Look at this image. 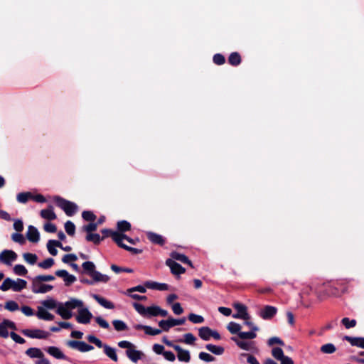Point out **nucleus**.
<instances>
[{"label":"nucleus","mask_w":364,"mask_h":364,"mask_svg":"<svg viewBox=\"0 0 364 364\" xmlns=\"http://www.w3.org/2000/svg\"><path fill=\"white\" fill-rule=\"evenodd\" d=\"M85 239L88 242H92L95 245H99L102 240L99 234L93 232L87 234Z\"/></svg>","instance_id":"obj_36"},{"label":"nucleus","mask_w":364,"mask_h":364,"mask_svg":"<svg viewBox=\"0 0 364 364\" xmlns=\"http://www.w3.org/2000/svg\"><path fill=\"white\" fill-rule=\"evenodd\" d=\"M26 238L31 242H38L40 240V234L38 229L33 225H29L26 232Z\"/></svg>","instance_id":"obj_15"},{"label":"nucleus","mask_w":364,"mask_h":364,"mask_svg":"<svg viewBox=\"0 0 364 364\" xmlns=\"http://www.w3.org/2000/svg\"><path fill=\"white\" fill-rule=\"evenodd\" d=\"M272 355L277 360H280L284 356L283 350L279 347L272 348Z\"/></svg>","instance_id":"obj_53"},{"label":"nucleus","mask_w":364,"mask_h":364,"mask_svg":"<svg viewBox=\"0 0 364 364\" xmlns=\"http://www.w3.org/2000/svg\"><path fill=\"white\" fill-rule=\"evenodd\" d=\"M117 230L120 232L119 233H123L124 232L129 231L132 225L127 220H120L117 222Z\"/></svg>","instance_id":"obj_35"},{"label":"nucleus","mask_w":364,"mask_h":364,"mask_svg":"<svg viewBox=\"0 0 364 364\" xmlns=\"http://www.w3.org/2000/svg\"><path fill=\"white\" fill-rule=\"evenodd\" d=\"M101 232L102 234V236L101 237V238H102V240L106 237H111L115 243H117V242L119 241V232L114 231L111 229L105 228V229H102L101 230Z\"/></svg>","instance_id":"obj_24"},{"label":"nucleus","mask_w":364,"mask_h":364,"mask_svg":"<svg viewBox=\"0 0 364 364\" xmlns=\"http://www.w3.org/2000/svg\"><path fill=\"white\" fill-rule=\"evenodd\" d=\"M66 345L73 349H77L80 352H87L94 349V347L85 341H79L70 340L68 341Z\"/></svg>","instance_id":"obj_6"},{"label":"nucleus","mask_w":364,"mask_h":364,"mask_svg":"<svg viewBox=\"0 0 364 364\" xmlns=\"http://www.w3.org/2000/svg\"><path fill=\"white\" fill-rule=\"evenodd\" d=\"M65 230L68 235L73 236L75 232V225L72 221L68 220L65 223Z\"/></svg>","instance_id":"obj_47"},{"label":"nucleus","mask_w":364,"mask_h":364,"mask_svg":"<svg viewBox=\"0 0 364 364\" xmlns=\"http://www.w3.org/2000/svg\"><path fill=\"white\" fill-rule=\"evenodd\" d=\"M185 322L186 318L184 317L178 319L170 317L167 320L160 321L159 326L164 331H168L171 328L175 326L183 325Z\"/></svg>","instance_id":"obj_4"},{"label":"nucleus","mask_w":364,"mask_h":364,"mask_svg":"<svg viewBox=\"0 0 364 364\" xmlns=\"http://www.w3.org/2000/svg\"><path fill=\"white\" fill-rule=\"evenodd\" d=\"M213 63L216 65H221L225 63V58L223 55L217 53L213 55Z\"/></svg>","instance_id":"obj_59"},{"label":"nucleus","mask_w":364,"mask_h":364,"mask_svg":"<svg viewBox=\"0 0 364 364\" xmlns=\"http://www.w3.org/2000/svg\"><path fill=\"white\" fill-rule=\"evenodd\" d=\"M92 318V313L87 309H82L78 311V315L76 316V321L79 323L87 324Z\"/></svg>","instance_id":"obj_11"},{"label":"nucleus","mask_w":364,"mask_h":364,"mask_svg":"<svg viewBox=\"0 0 364 364\" xmlns=\"http://www.w3.org/2000/svg\"><path fill=\"white\" fill-rule=\"evenodd\" d=\"M110 268L116 274H119L121 272L132 273L134 272V270L131 268L122 267H119L116 264H112Z\"/></svg>","instance_id":"obj_46"},{"label":"nucleus","mask_w":364,"mask_h":364,"mask_svg":"<svg viewBox=\"0 0 364 364\" xmlns=\"http://www.w3.org/2000/svg\"><path fill=\"white\" fill-rule=\"evenodd\" d=\"M42 305L48 309H54L57 306V302L53 299H48L41 302Z\"/></svg>","instance_id":"obj_54"},{"label":"nucleus","mask_w":364,"mask_h":364,"mask_svg":"<svg viewBox=\"0 0 364 364\" xmlns=\"http://www.w3.org/2000/svg\"><path fill=\"white\" fill-rule=\"evenodd\" d=\"M277 313V308L270 305L264 306L259 312V316L264 320L272 319Z\"/></svg>","instance_id":"obj_9"},{"label":"nucleus","mask_w":364,"mask_h":364,"mask_svg":"<svg viewBox=\"0 0 364 364\" xmlns=\"http://www.w3.org/2000/svg\"><path fill=\"white\" fill-rule=\"evenodd\" d=\"M144 285L146 288L159 291H167L169 289V286L166 283H159L156 282L147 281L144 283Z\"/></svg>","instance_id":"obj_18"},{"label":"nucleus","mask_w":364,"mask_h":364,"mask_svg":"<svg viewBox=\"0 0 364 364\" xmlns=\"http://www.w3.org/2000/svg\"><path fill=\"white\" fill-rule=\"evenodd\" d=\"M95 320L100 327L105 329H109L110 328L109 323L101 316L95 317Z\"/></svg>","instance_id":"obj_62"},{"label":"nucleus","mask_w":364,"mask_h":364,"mask_svg":"<svg viewBox=\"0 0 364 364\" xmlns=\"http://www.w3.org/2000/svg\"><path fill=\"white\" fill-rule=\"evenodd\" d=\"M56 247H62V243L60 241L55 240H50L47 243V249L49 253L53 256H56L58 254V250H56Z\"/></svg>","instance_id":"obj_25"},{"label":"nucleus","mask_w":364,"mask_h":364,"mask_svg":"<svg viewBox=\"0 0 364 364\" xmlns=\"http://www.w3.org/2000/svg\"><path fill=\"white\" fill-rule=\"evenodd\" d=\"M188 318L193 323H201L204 321V318L202 316L197 315L193 313H191L188 315Z\"/></svg>","instance_id":"obj_52"},{"label":"nucleus","mask_w":364,"mask_h":364,"mask_svg":"<svg viewBox=\"0 0 364 364\" xmlns=\"http://www.w3.org/2000/svg\"><path fill=\"white\" fill-rule=\"evenodd\" d=\"M13 284H14V281L11 278H6L4 279L1 285L0 286V289L3 291H6L9 289H13Z\"/></svg>","instance_id":"obj_44"},{"label":"nucleus","mask_w":364,"mask_h":364,"mask_svg":"<svg viewBox=\"0 0 364 364\" xmlns=\"http://www.w3.org/2000/svg\"><path fill=\"white\" fill-rule=\"evenodd\" d=\"M54 259L51 257L47 258L38 264V266L42 269H48L54 264Z\"/></svg>","instance_id":"obj_49"},{"label":"nucleus","mask_w":364,"mask_h":364,"mask_svg":"<svg viewBox=\"0 0 364 364\" xmlns=\"http://www.w3.org/2000/svg\"><path fill=\"white\" fill-rule=\"evenodd\" d=\"M33 194L31 192H22L17 195V200L21 203H26L29 199H31Z\"/></svg>","instance_id":"obj_41"},{"label":"nucleus","mask_w":364,"mask_h":364,"mask_svg":"<svg viewBox=\"0 0 364 364\" xmlns=\"http://www.w3.org/2000/svg\"><path fill=\"white\" fill-rule=\"evenodd\" d=\"M320 350L324 354H332L336 352V348L333 343H326L321 346Z\"/></svg>","instance_id":"obj_38"},{"label":"nucleus","mask_w":364,"mask_h":364,"mask_svg":"<svg viewBox=\"0 0 364 364\" xmlns=\"http://www.w3.org/2000/svg\"><path fill=\"white\" fill-rule=\"evenodd\" d=\"M26 354L31 358H41L44 356L43 352L37 348H30L27 349Z\"/></svg>","instance_id":"obj_30"},{"label":"nucleus","mask_w":364,"mask_h":364,"mask_svg":"<svg viewBox=\"0 0 364 364\" xmlns=\"http://www.w3.org/2000/svg\"><path fill=\"white\" fill-rule=\"evenodd\" d=\"M227 328L232 334H237L238 336L242 327L239 323L231 321L228 323Z\"/></svg>","instance_id":"obj_39"},{"label":"nucleus","mask_w":364,"mask_h":364,"mask_svg":"<svg viewBox=\"0 0 364 364\" xmlns=\"http://www.w3.org/2000/svg\"><path fill=\"white\" fill-rule=\"evenodd\" d=\"M126 354L127 357L134 363H136L143 355L142 352L134 349L127 350Z\"/></svg>","instance_id":"obj_27"},{"label":"nucleus","mask_w":364,"mask_h":364,"mask_svg":"<svg viewBox=\"0 0 364 364\" xmlns=\"http://www.w3.org/2000/svg\"><path fill=\"white\" fill-rule=\"evenodd\" d=\"M175 350L177 352V357L179 361L188 363L191 360V355L188 350H184L181 346L176 347Z\"/></svg>","instance_id":"obj_20"},{"label":"nucleus","mask_w":364,"mask_h":364,"mask_svg":"<svg viewBox=\"0 0 364 364\" xmlns=\"http://www.w3.org/2000/svg\"><path fill=\"white\" fill-rule=\"evenodd\" d=\"M166 264L170 267L171 272L174 275H180L186 272L184 267L172 259H167L166 260Z\"/></svg>","instance_id":"obj_12"},{"label":"nucleus","mask_w":364,"mask_h":364,"mask_svg":"<svg viewBox=\"0 0 364 364\" xmlns=\"http://www.w3.org/2000/svg\"><path fill=\"white\" fill-rule=\"evenodd\" d=\"M11 238L15 242H18L21 245H23L25 243V238H24L23 235L21 233H18V232L13 233L11 235Z\"/></svg>","instance_id":"obj_64"},{"label":"nucleus","mask_w":364,"mask_h":364,"mask_svg":"<svg viewBox=\"0 0 364 364\" xmlns=\"http://www.w3.org/2000/svg\"><path fill=\"white\" fill-rule=\"evenodd\" d=\"M159 307L156 305H153L151 306L146 307V312H147V318L151 317V316H158L159 313Z\"/></svg>","instance_id":"obj_45"},{"label":"nucleus","mask_w":364,"mask_h":364,"mask_svg":"<svg viewBox=\"0 0 364 364\" xmlns=\"http://www.w3.org/2000/svg\"><path fill=\"white\" fill-rule=\"evenodd\" d=\"M119 242H117V245L121 247V245H125L124 243H123L122 240H126L127 242H129V243L131 244H133L134 245L135 244V242L133 239H132L131 237H128L127 235L124 234V233H119Z\"/></svg>","instance_id":"obj_57"},{"label":"nucleus","mask_w":364,"mask_h":364,"mask_svg":"<svg viewBox=\"0 0 364 364\" xmlns=\"http://www.w3.org/2000/svg\"><path fill=\"white\" fill-rule=\"evenodd\" d=\"M14 272L19 276H25L28 273L26 268L22 264H16L14 267Z\"/></svg>","instance_id":"obj_50"},{"label":"nucleus","mask_w":364,"mask_h":364,"mask_svg":"<svg viewBox=\"0 0 364 364\" xmlns=\"http://www.w3.org/2000/svg\"><path fill=\"white\" fill-rule=\"evenodd\" d=\"M53 200L56 205L61 208L69 217L73 216L77 211L78 207L75 203L68 200L59 196H55Z\"/></svg>","instance_id":"obj_3"},{"label":"nucleus","mask_w":364,"mask_h":364,"mask_svg":"<svg viewBox=\"0 0 364 364\" xmlns=\"http://www.w3.org/2000/svg\"><path fill=\"white\" fill-rule=\"evenodd\" d=\"M92 298L102 306L107 309H113L114 308V305L112 302L107 300L102 296L98 294H93Z\"/></svg>","instance_id":"obj_23"},{"label":"nucleus","mask_w":364,"mask_h":364,"mask_svg":"<svg viewBox=\"0 0 364 364\" xmlns=\"http://www.w3.org/2000/svg\"><path fill=\"white\" fill-rule=\"evenodd\" d=\"M97 226H98V223H96L94 222H90L89 224L84 225L82 227V230L84 232H86L87 234H89V233L93 232L94 231H95L97 228Z\"/></svg>","instance_id":"obj_56"},{"label":"nucleus","mask_w":364,"mask_h":364,"mask_svg":"<svg viewBox=\"0 0 364 364\" xmlns=\"http://www.w3.org/2000/svg\"><path fill=\"white\" fill-rule=\"evenodd\" d=\"M241 61V56L237 52L232 53L228 57V63L232 66L239 65Z\"/></svg>","instance_id":"obj_31"},{"label":"nucleus","mask_w":364,"mask_h":364,"mask_svg":"<svg viewBox=\"0 0 364 364\" xmlns=\"http://www.w3.org/2000/svg\"><path fill=\"white\" fill-rule=\"evenodd\" d=\"M343 339L348 341L353 346H357L364 349V337H351L349 336H345Z\"/></svg>","instance_id":"obj_22"},{"label":"nucleus","mask_w":364,"mask_h":364,"mask_svg":"<svg viewBox=\"0 0 364 364\" xmlns=\"http://www.w3.org/2000/svg\"><path fill=\"white\" fill-rule=\"evenodd\" d=\"M239 339L241 340H252L257 337L256 332L253 331H250L248 332H244L241 331L239 333L238 335Z\"/></svg>","instance_id":"obj_40"},{"label":"nucleus","mask_w":364,"mask_h":364,"mask_svg":"<svg viewBox=\"0 0 364 364\" xmlns=\"http://www.w3.org/2000/svg\"><path fill=\"white\" fill-rule=\"evenodd\" d=\"M112 324L114 327V329L117 331H122L128 329L127 325L121 320H114L112 321Z\"/></svg>","instance_id":"obj_42"},{"label":"nucleus","mask_w":364,"mask_h":364,"mask_svg":"<svg viewBox=\"0 0 364 364\" xmlns=\"http://www.w3.org/2000/svg\"><path fill=\"white\" fill-rule=\"evenodd\" d=\"M23 257L26 262L30 264H34L38 260V257L36 254L26 252L23 255Z\"/></svg>","instance_id":"obj_43"},{"label":"nucleus","mask_w":364,"mask_h":364,"mask_svg":"<svg viewBox=\"0 0 364 364\" xmlns=\"http://www.w3.org/2000/svg\"><path fill=\"white\" fill-rule=\"evenodd\" d=\"M55 274L57 277L63 278L65 282V285L67 287L70 286L77 279L75 276L70 274L65 269L57 270L55 271Z\"/></svg>","instance_id":"obj_13"},{"label":"nucleus","mask_w":364,"mask_h":364,"mask_svg":"<svg viewBox=\"0 0 364 364\" xmlns=\"http://www.w3.org/2000/svg\"><path fill=\"white\" fill-rule=\"evenodd\" d=\"M36 277L32 279L31 290L35 294H44L51 291L53 286L50 284H42L43 282H39L38 284L36 283Z\"/></svg>","instance_id":"obj_7"},{"label":"nucleus","mask_w":364,"mask_h":364,"mask_svg":"<svg viewBox=\"0 0 364 364\" xmlns=\"http://www.w3.org/2000/svg\"><path fill=\"white\" fill-rule=\"evenodd\" d=\"M47 352L57 359L67 360L66 355L57 347L50 346L47 349Z\"/></svg>","instance_id":"obj_26"},{"label":"nucleus","mask_w":364,"mask_h":364,"mask_svg":"<svg viewBox=\"0 0 364 364\" xmlns=\"http://www.w3.org/2000/svg\"><path fill=\"white\" fill-rule=\"evenodd\" d=\"M57 314H58L63 319L68 320L72 317V313L65 305L62 304H59L57 309Z\"/></svg>","instance_id":"obj_28"},{"label":"nucleus","mask_w":364,"mask_h":364,"mask_svg":"<svg viewBox=\"0 0 364 364\" xmlns=\"http://www.w3.org/2000/svg\"><path fill=\"white\" fill-rule=\"evenodd\" d=\"M205 348L209 350L210 352H211L212 353L215 354V355H220L222 354H223L224 351H225V348L222 346H215V345H213V344H207L205 346Z\"/></svg>","instance_id":"obj_32"},{"label":"nucleus","mask_w":364,"mask_h":364,"mask_svg":"<svg viewBox=\"0 0 364 364\" xmlns=\"http://www.w3.org/2000/svg\"><path fill=\"white\" fill-rule=\"evenodd\" d=\"M196 340V337L191 333H186L184 335V340H180V342H184L188 345H193Z\"/></svg>","instance_id":"obj_60"},{"label":"nucleus","mask_w":364,"mask_h":364,"mask_svg":"<svg viewBox=\"0 0 364 364\" xmlns=\"http://www.w3.org/2000/svg\"><path fill=\"white\" fill-rule=\"evenodd\" d=\"M346 291V287L336 284H323L316 288L315 294L319 300H323L329 296H339Z\"/></svg>","instance_id":"obj_1"},{"label":"nucleus","mask_w":364,"mask_h":364,"mask_svg":"<svg viewBox=\"0 0 364 364\" xmlns=\"http://www.w3.org/2000/svg\"><path fill=\"white\" fill-rule=\"evenodd\" d=\"M4 308L9 311H15L19 309V306L16 301L10 300L5 303Z\"/></svg>","instance_id":"obj_51"},{"label":"nucleus","mask_w":364,"mask_h":364,"mask_svg":"<svg viewBox=\"0 0 364 364\" xmlns=\"http://www.w3.org/2000/svg\"><path fill=\"white\" fill-rule=\"evenodd\" d=\"M40 215L41 218L48 220H53L57 218L56 214L53 211V207L52 205H49L46 209L41 210L40 212Z\"/></svg>","instance_id":"obj_21"},{"label":"nucleus","mask_w":364,"mask_h":364,"mask_svg":"<svg viewBox=\"0 0 364 364\" xmlns=\"http://www.w3.org/2000/svg\"><path fill=\"white\" fill-rule=\"evenodd\" d=\"M170 255L171 257V259H172L173 260L180 261L183 264L189 265L191 267H193L192 262L185 255L179 253L176 251H173L171 252Z\"/></svg>","instance_id":"obj_17"},{"label":"nucleus","mask_w":364,"mask_h":364,"mask_svg":"<svg viewBox=\"0 0 364 364\" xmlns=\"http://www.w3.org/2000/svg\"><path fill=\"white\" fill-rule=\"evenodd\" d=\"M83 273L89 275L95 282H102L107 283L109 280V277L106 274H102L95 269V265L92 262L86 261L82 264Z\"/></svg>","instance_id":"obj_2"},{"label":"nucleus","mask_w":364,"mask_h":364,"mask_svg":"<svg viewBox=\"0 0 364 364\" xmlns=\"http://www.w3.org/2000/svg\"><path fill=\"white\" fill-rule=\"evenodd\" d=\"M198 358L205 362H213L215 359L213 355L205 352H200Z\"/></svg>","instance_id":"obj_61"},{"label":"nucleus","mask_w":364,"mask_h":364,"mask_svg":"<svg viewBox=\"0 0 364 364\" xmlns=\"http://www.w3.org/2000/svg\"><path fill=\"white\" fill-rule=\"evenodd\" d=\"M16 258L17 254L13 250H4L0 253V262L7 265H10L11 262L16 260Z\"/></svg>","instance_id":"obj_10"},{"label":"nucleus","mask_w":364,"mask_h":364,"mask_svg":"<svg viewBox=\"0 0 364 364\" xmlns=\"http://www.w3.org/2000/svg\"><path fill=\"white\" fill-rule=\"evenodd\" d=\"M231 340L235 343V344L241 349L245 350H253L256 348L255 342L253 341H241L237 337H232Z\"/></svg>","instance_id":"obj_14"},{"label":"nucleus","mask_w":364,"mask_h":364,"mask_svg":"<svg viewBox=\"0 0 364 364\" xmlns=\"http://www.w3.org/2000/svg\"><path fill=\"white\" fill-rule=\"evenodd\" d=\"M65 306L70 311L77 307H82L83 306V302L77 299H71L65 303Z\"/></svg>","instance_id":"obj_34"},{"label":"nucleus","mask_w":364,"mask_h":364,"mask_svg":"<svg viewBox=\"0 0 364 364\" xmlns=\"http://www.w3.org/2000/svg\"><path fill=\"white\" fill-rule=\"evenodd\" d=\"M36 316L39 319L45 320V321H53L54 319V316L49 313L44 307L38 306V311L36 313Z\"/></svg>","instance_id":"obj_19"},{"label":"nucleus","mask_w":364,"mask_h":364,"mask_svg":"<svg viewBox=\"0 0 364 364\" xmlns=\"http://www.w3.org/2000/svg\"><path fill=\"white\" fill-rule=\"evenodd\" d=\"M341 323L346 328H350L355 326L357 322L355 319L350 320L349 318L345 317L341 320Z\"/></svg>","instance_id":"obj_58"},{"label":"nucleus","mask_w":364,"mask_h":364,"mask_svg":"<svg viewBox=\"0 0 364 364\" xmlns=\"http://www.w3.org/2000/svg\"><path fill=\"white\" fill-rule=\"evenodd\" d=\"M82 217L85 221L94 222L96 219V215L90 210H85L82 213Z\"/></svg>","instance_id":"obj_55"},{"label":"nucleus","mask_w":364,"mask_h":364,"mask_svg":"<svg viewBox=\"0 0 364 364\" xmlns=\"http://www.w3.org/2000/svg\"><path fill=\"white\" fill-rule=\"evenodd\" d=\"M104 353L113 361L117 362L118 360L116 350L114 348L108 345H105L104 348Z\"/></svg>","instance_id":"obj_33"},{"label":"nucleus","mask_w":364,"mask_h":364,"mask_svg":"<svg viewBox=\"0 0 364 364\" xmlns=\"http://www.w3.org/2000/svg\"><path fill=\"white\" fill-rule=\"evenodd\" d=\"M267 344L269 346H274L275 344L283 346H284V342L280 338L274 336V337L270 338L268 340Z\"/></svg>","instance_id":"obj_63"},{"label":"nucleus","mask_w":364,"mask_h":364,"mask_svg":"<svg viewBox=\"0 0 364 364\" xmlns=\"http://www.w3.org/2000/svg\"><path fill=\"white\" fill-rule=\"evenodd\" d=\"M21 333L25 336L38 339H46L50 335L49 332L41 329H23Z\"/></svg>","instance_id":"obj_5"},{"label":"nucleus","mask_w":364,"mask_h":364,"mask_svg":"<svg viewBox=\"0 0 364 364\" xmlns=\"http://www.w3.org/2000/svg\"><path fill=\"white\" fill-rule=\"evenodd\" d=\"M133 306L134 309L142 316L146 317L147 316V312H146V307H145L141 304L134 302L133 304Z\"/></svg>","instance_id":"obj_48"},{"label":"nucleus","mask_w":364,"mask_h":364,"mask_svg":"<svg viewBox=\"0 0 364 364\" xmlns=\"http://www.w3.org/2000/svg\"><path fill=\"white\" fill-rule=\"evenodd\" d=\"M27 285V282L22 279H17L16 282L14 281V284H13V291H21L22 289H25Z\"/></svg>","instance_id":"obj_37"},{"label":"nucleus","mask_w":364,"mask_h":364,"mask_svg":"<svg viewBox=\"0 0 364 364\" xmlns=\"http://www.w3.org/2000/svg\"><path fill=\"white\" fill-rule=\"evenodd\" d=\"M233 307L237 311V313L232 315L233 318L243 320H247L249 318L250 314L245 305L237 302L233 304Z\"/></svg>","instance_id":"obj_8"},{"label":"nucleus","mask_w":364,"mask_h":364,"mask_svg":"<svg viewBox=\"0 0 364 364\" xmlns=\"http://www.w3.org/2000/svg\"><path fill=\"white\" fill-rule=\"evenodd\" d=\"M146 237L153 244L159 245L160 246H163L166 242L163 236L153 232H146Z\"/></svg>","instance_id":"obj_16"},{"label":"nucleus","mask_w":364,"mask_h":364,"mask_svg":"<svg viewBox=\"0 0 364 364\" xmlns=\"http://www.w3.org/2000/svg\"><path fill=\"white\" fill-rule=\"evenodd\" d=\"M199 337L204 341H209L211 337V328L208 326H203L198 329Z\"/></svg>","instance_id":"obj_29"}]
</instances>
